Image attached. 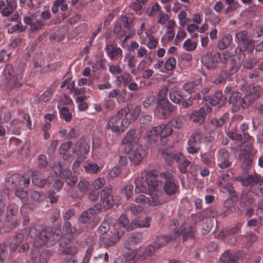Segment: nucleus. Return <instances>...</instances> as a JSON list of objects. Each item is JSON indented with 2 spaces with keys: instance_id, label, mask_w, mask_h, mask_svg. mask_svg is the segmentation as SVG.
<instances>
[{
  "instance_id": "obj_50",
  "label": "nucleus",
  "mask_w": 263,
  "mask_h": 263,
  "mask_svg": "<svg viewBox=\"0 0 263 263\" xmlns=\"http://www.w3.org/2000/svg\"><path fill=\"white\" fill-rule=\"evenodd\" d=\"M178 18L179 24L182 27H184L186 24L190 21L189 18H187V13L184 10H181L179 12Z\"/></svg>"
},
{
  "instance_id": "obj_52",
  "label": "nucleus",
  "mask_w": 263,
  "mask_h": 263,
  "mask_svg": "<svg viewBox=\"0 0 263 263\" xmlns=\"http://www.w3.org/2000/svg\"><path fill=\"white\" fill-rule=\"evenodd\" d=\"M257 62L258 61L256 58L253 57H249L244 62L243 67L246 69H252L254 67Z\"/></svg>"
},
{
  "instance_id": "obj_33",
  "label": "nucleus",
  "mask_w": 263,
  "mask_h": 263,
  "mask_svg": "<svg viewBox=\"0 0 263 263\" xmlns=\"http://www.w3.org/2000/svg\"><path fill=\"white\" fill-rule=\"evenodd\" d=\"M232 41V36L230 34H227L219 40L217 47L220 50H224L229 46Z\"/></svg>"
},
{
  "instance_id": "obj_40",
  "label": "nucleus",
  "mask_w": 263,
  "mask_h": 263,
  "mask_svg": "<svg viewBox=\"0 0 263 263\" xmlns=\"http://www.w3.org/2000/svg\"><path fill=\"white\" fill-rule=\"evenodd\" d=\"M24 238V235L22 233H18L16 235L15 238L12 240L10 244V249L15 251L18 246L21 245Z\"/></svg>"
},
{
  "instance_id": "obj_29",
  "label": "nucleus",
  "mask_w": 263,
  "mask_h": 263,
  "mask_svg": "<svg viewBox=\"0 0 263 263\" xmlns=\"http://www.w3.org/2000/svg\"><path fill=\"white\" fill-rule=\"evenodd\" d=\"M80 220L83 223H88L91 227L95 226L99 222L98 217H92L86 211L81 214Z\"/></svg>"
},
{
  "instance_id": "obj_43",
  "label": "nucleus",
  "mask_w": 263,
  "mask_h": 263,
  "mask_svg": "<svg viewBox=\"0 0 263 263\" xmlns=\"http://www.w3.org/2000/svg\"><path fill=\"white\" fill-rule=\"evenodd\" d=\"M204 137V134L202 133L201 130L200 129H197L191 136L189 139L194 141L196 143H199L203 142Z\"/></svg>"
},
{
  "instance_id": "obj_25",
  "label": "nucleus",
  "mask_w": 263,
  "mask_h": 263,
  "mask_svg": "<svg viewBox=\"0 0 263 263\" xmlns=\"http://www.w3.org/2000/svg\"><path fill=\"white\" fill-rule=\"evenodd\" d=\"M209 100L212 105H217L218 107H221L226 103V98L222 95L221 91H217L211 98H209Z\"/></svg>"
},
{
  "instance_id": "obj_2",
  "label": "nucleus",
  "mask_w": 263,
  "mask_h": 263,
  "mask_svg": "<svg viewBox=\"0 0 263 263\" xmlns=\"http://www.w3.org/2000/svg\"><path fill=\"white\" fill-rule=\"evenodd\" d=\"M157 177L158 174L156 170L142 172L141 176L135 180V192H156L158 194H162V182L157 180Z\"/></svg>"
},
{
  "instance_id": "obj_23",
  "label": "nucleus",
  "mask_w": 263,
  "mask_h": 263,
  "mask_svg": "<svg viewBox=\"0 0 263 263\" xmlns=\"http://www.w3.org/2000/svg\"><path fill=\"white\" fill-rule=\"evenodd\" d=\"M107 55L111 60H114L117 57L122 54V50L112 44L106 45L104 49Z\"/></svg>"
},
{
  "instance_id": "obj_47",
  "label": "nucleus",
  "mask_w": 263,
  "mask_h": 263,
  "mask_svg": "<svg viewBox=\"0 0 263 263\" xmlns=\"http://www.w3.org/2000/svg\"><path fill=\"white\" fill-rule=\"evenodd\" d=\"M89 186V182L84 180H80L77 184V187L80 192L83 194H85L88 191Z\"/></svg>"
},
{
  "instance_id": "obj_22",
  "label": "nucleus",
  "mask_w": 263,
  "mask_h": 263,
  "mask_svg": "<svg viewBox=\"0 0 263 263\" xmlns=\"http://www.w3.org/2000/svg\"><path fill=\"white\" fill-rule=\"evenodd\" d=\"M142 235L141 233H136L129 236L124 242L125 249H131L142 241Z\"/></svg>"
},
{
  "instance_id": "obj_18",
  "label": "nucleus",
  "mask_w": 263,
  "mask_h": 263,
  "mask_svg": "<svg viewBox=\"0 0 263 263\" xmlns=\"http://www.w3.org/2000/svg\"><path fill=\"white\" fill-rule=\"evenodd\" d=\"M242 51L241 47L237 46L235 49V52L237 54H239L238 57V61L235 60L234 58H232L230 60V65L229 67V73L233 74L236 72L239 69L241 65V60H243L245 58V54L241 53Z\"/></svg>"
},
{
  "instance_id": "obj_7",
  "label": "nucleus",
  "mask_w": 263,
  "mask_h": 263,
  "mask_svg": "<svg viewBox=\"0 0 263 263\" xmlns=\"http://www.w3.org/2000/svg\"><path fill=\"white\" fill-rule=\"evenodd\" d=\"M261 89L258 85H250L246 90V96L241 100L242 107L245 108L256 100L260 95Z\"/></svg>"
},
{
  "instance_id": "obj_58",
  "label": "nucleus",
  "mask_w": 263,
  "mask_h": 263,
  "mask_svg": "<svg viewBox=\"0 0 263 263\" xmlns=\"http://www.w3.org/2000/svg\"><path fill=\"white\" fill-rule=\"evenodd\" d=\"M176 65V60L174 58H168L165 62L164 67L168 70L174 69Z\"/></svg>"
},
{
  "instance_id": "obj_5",
  "label": "nucleus",
  "mask_w": 263,
  "mask_h": 263,
  "mask_svg": "<svg viewBox=\"0 0 263 263\" xmlns=\"http://www.w3.org/2000/svg\"><path fill=\"white\" fill-rule=\"evenodd\" d=\"M70 163L65 162H60L54 167V171L57 176L62 178H66L65 182L70 186H73L78 180L76 176H69L71 175V172L69 170Z\"/></svg>"
},
{
  "instance_id": "obj_28",
  "label": "nucleus",
  "mask_w": 263,
  "mask_h": 263,
  "mask_svg": "<svg viewBox=\"0 0 263 263\" xmlns=\"http://www.w3.org/2000/svg\"><path fill=\"white\" fill-rule=\"evenodd\" d=\"M138 258L144 259L151 255L155 251L153 245H149L147 247H141L136 250Z\"/></svg>"
},
{
  "instance_id": "obj_8",
  "label": "nucleus",
  "mask_w": 263,
  "mask_h": 263,
  "mask_svg": "<svg viewBox=\"0 0 263 263\" xmlns=\"http://www.w3.org/2000/svg\"><path fill=\"white\" fill-rule=\"evenodd\" d=\"M125 231L121 228L110 231L109 234L101 238L102 245L105 248H109L115 246L124 235Z\"/></svg>"
},
{
  "instance_id": "obj_64",
  "label": "nucleus",
  "mask_w": 263,
  "mask_h": 263,
  "mask_svg": "<svg viewBox=\"0 0 263 263\" xmlns=\"http://www.w3.org/2000/svg\"><path fill=\"white\" fill-rule=\"evenodd\" d=\"M122 193L125 195L127 199H129L133 194V186L129 184L125 185L123 189Z\"/></svg>"
},
{
  "instance_id": "obj_31",
  "label": "nucleus",
  "mask_w": 263,
  "mask_h": 263,
  "mask_svg": "<svg viewBox=\"0 0 263 263\" xmlns=\"http://www.w3.org/2000/svg\"><path fill=\"white\" fill-rule=\"evenodd\" d=\"M195 229L186 224H183L177 231V235L180 234L185 237H192L194 235Z\"/></svg>"
},
{
  "instance_id": "obj_55",
  "label": "nucleus",
  "mask_w": 263,
  "mask_h": 263,
  "mask_svg": "<svg viewBox=\"0 0 263 263\" xmlns=\"http://www.w3.org/2000/svg\"><path fill=\"white\" fill-rule=\"evenodd\" d=\"M106 180L103 178H98L95 179L92 183V186L94 190L98 191L105 184Z\"/></svg>"
},
{
  "instance_id": "obj_53",
  "label": "nucleus",
  "mask_w": 263,
  "mask_h": 263,
  "mask_svg": "<svg viewBox=\"0 0 263 263\" xmlns=\"http://www.w3.org/2000/svg\"><path fill=\"white\" fill-rule=\"evenodd\" d=\"M60 117L66 122H69L72 118V114L70 112L68 108L63 107L60 110Z\"/></svg>"
},
{
  "instance_id": "obj_60",
  "label": "nucleus",
  "mask_w": 263,
  "mask_h": 263,
  "mask_svg": "<svg viewBox=\"0 0 263 263\" xmlns=\"http://www.w3.org/2000/svg\"><path fill=\"white\" fill-rule=\"evenodd\" d=\"M51 256V253L48 250H45L42 252L40 256V263H47Z\"/></svg>"
},
{
  "instance_id": "obj_32",
  "label": "nucleus",
  "mask_w": 263,
  "mask_h": 263,
  "mask_svg": "<svg viewBox=\"0 0 263 263\" xmlns=\"http://www.w3.org/2000/svg\"><path fill=\"white\" fill-rule=\"evenodd\" d=\"M124 62V67H127L130 71L135 68L137 60L135 56L130 52L126 53L123 59Z\"/></svg>"
},
{
  "instance_id": "obj_41",
  "label": "nucleus",
  "mask_w": 263,
  "mask_h": 263,
  "mask_svg": "<svg viewBox=\"0 0 263 263\" xmlns=\"http://www.w3.org/2000/svg\"><path fill=\"white\" fill-rule=\"evenodd\" d=\"M236 258L233 253L226 251L221 255L220 260L222 263H234Z\"/></svg>"
},
{
  "instance_id": "obj_17",
  "label": "nucleus",
  "mask_w": 263,
  "mask_h": 263,
  "mask_svg": "<svg viewBox=\"0 0 263 263\" xmlns=\"http://www.w3.org/2000/svg\"><path fill=\"white\" fill-rule=\"evenodd\" d=\"M212 111V109L208 106H205L201 107L199 110L193 111L190 115L189 118L193 120L194 122H203L206 115Z\"/></svg>"
},
{
  "instance_id": "obj_20",
  "label": "nucleus",
  "mask_w": 263,
  "mask_h": 263,
  "mask_svg": "<svg viewBox=\"0 0 263 263\" xmlns=\"http://www.w3.org/2000/svg\"><path fill=\"white\" fill-rule=\"evenodd\" d=\"M157 23L161 25L166 24V27L167 29H173L176 25V22L173 19H170V16L161 11L157 16Z\"/></svg>"
},
{
  "instance_id": "obj_48",
  "label": "nucleus",
  "mask_w": 263,
  "mask_h": 263,
  "mask_svg": "<svg viewBox=\"0 0 263 263\" xmlns=\"http://www.w3.org/2000/svg\"><path fill=\"white\" fill-rule=\"evenodd\" d=\"M197 45V43L192 42L191 39H189L183 43V48L187 51H192L196 48Z\"/></svg>"
},
{
  "instance_id": "obj_57",
  "label": "nucleus",
  "mask_w": 263,
  "mask_h": 263,
  "mask_svg": "<svg viewBox=\"0 0 263 263\" xmlns=\"http://www.w3.org/2000/svg\"><path fill=\"white\" fill-rule=\"evenodd\" d=\"M119 224L121 226L120 228H121L123 231H125V229L127 231V227L130 225L129 224V221L125 215H122L119 218Z\"/></svg>"
},
{
  "instance_id": "obj_45",
  "label": "nucleus",
  "mask_w": 263,
  "mask_h": 263,
  "mask_svg": "<svg viewBox=\"0 0 263 263\" xmlns=\"http://www.w3.org/2000/svg\"><path fill=\"white\" fill-rule=\"evenodd\" d=\"M235 211L234 203L231 199H227L224 202L223 214L228 215Z\"/></svg>"
},
{
  "instance_id": "obj_26",
  "label": "nucleus",
  "mask_w": 263,
  "mask_h": 263,
  "mask_svg": "<svg viewBox=\"0 0 263 263\" xmlns=\"http://www.w3.org/2000/svg\"><path fill=\"white\" fill-rule=\"evenodd\" d=\"M151 218L146 217L143 220H135L130 223L127 227V231H132L137 228H147L150 226Z\"/></svg>"
},
{
  "instance_id": "obj_38",
  "label": "nucleus",
  "mask_w": 263,
  "mask_h": 263,
  "mask_svg": "<svg viewBox=\"0 0 263 263\" xmlns=\"http://www.w3.org/2000/svg\"><path fill=\"white\" fill-rule=\"evenodd\" d=\"M127 251L123 254V259L128 263H133L135 258L138 257L137 251L131 249H126Z\"/></svg>"
},
{
  "instance_id": "obj_21",
  "label": "nucleus",
  "mask_w": 263,
  "mask_h": 263,
  "mask_svg": "<svg viewBox=\"0 0 263 263\" xmlns=\"http://www.w3.org/2000/svg\"><path fill=\"white\" fill-rule=\"evenodd\" d=\"M254 200L252 198L245 199L243 197L241 198L240 201V209L242 212V210L245 211V215L250 217L254 214V210L252 208L248 207L253 203Z\"/></svg>"
},
{
  "instance_id": "obj_13",
  "label": "nucleus",
  "mask_w": 263,
  "mask_h": 263,
  "mask_svg": "<svg viewBox=\"0 0 263 263\" xmlns=\"http://www.w3.org/2000/svg\"><path fill=\"white\" fill-rule=\"evenodd\" d=\"M217 165L221 169L230 166L232 162L230 161V153L225 148L220 149L216 155Z\"/></svg>"
},
{
  "instance_id": "obj_14",
  "label": "nucleus",
  "mask_w": 263,
  "mask_h": 263,
  "mask_svg": "<svg viewBox=\"0 0 263 263\" xmlns=\"http://www.w3.org/2000/svg\"><path fill=\"white\" fill-rule=\"evenodd\" d=\"M146 155V151L141 145H137L129 154V158L134 165L140 163Z\"/></svg>"
},
{
  "instance_id": "obj_63",
  "label": "nucleus",
  "mask_w": 263,
  "mask_h": 263,
  "mask_svg": "<svg viewBox=\"0 0 263 263\" xmlns=\"http://www.w3.org/2000/svg\"><path fill=\"white\" fill-rule=\"evenodd\" d=\"M147 46L151 49H155L158 44V41L153 35H148Z\"/></svg>"
},
{
  "instance_id": "obj_1",
  "label": "nucleus",
  "mask_w": 263,
  "mask_h": 263,
  "mask_svg": "<svg viewBox=\"0 0 263 263\" xmlns=\"http://www.w3.org/2000/svg\"><path fill=\"white\" fill-rule=\"evenodd\" d=\"M23 233L34 238L33 245L36 247L43 246L50 247L55 243L61 237V231L59 228H47L39 232L36 227H27Z\"/></svg>"
},
{
  "instance_id": "obj_16",
  "label": "nucleus",
  "mask_w": 263,
  "mask_h": 263,
  "mask_svg": "<svg viewBox=\"0 0 263 263\" xmlns=\"http://www.w3.org/2000/svg\"><path fill=\"white\" fill-rule=\"evenodd\" d=\"M239 159L243 167H247L250 165L252 162L253 152L250 145H247L246 147L241 150L240 149Z\"/></svg>"
},
{
  "instance_id": "obj_42",
  "label": "nucleus",
  "mask_w": 263,
  "mask_h": 263,
  "mask_svg": "<svg viewBox=\"0 0 263 263\" xmlns=\"http://www.w3.org/2000/svg\"><path fill=\"white\" fill-rule=\"evenodd\" d=\"M201 62L209 69L214 68L213 62V55L210 52L206 53L201 59Z\"/></svg>"
},
{
  "instance_id": "obj_44",
  "label": "nucleus",
  "mask_w": 263,
  "mask_h": 263,
  "mask_svg": "<svg viewBox=\"0 0 263 263\" xmlns=\"http://www.w3.org/2000/svg\"><path fill=\"white\" fill-rule=\"evenodd\" d=\"M6 6L1 11V14L3 16H9L14 10L11 1L6 0Z\"/></svg>"
},
{
  "instance_id": "obj_19",
  "label": "nucleus",
  "mask_w": 263,
  "mask_h": 263,
  "mask_svg": "<svg viewBox=\"0 0 263 263\" xmlns=\"http://www.w3.org/2000/svg\"><path fill=\"white\" fill-rule=\"evenodd\" d=\"M141 136V134L140 132L136 133L135 129H130L122 140V143L128 145L129 149L132 148L133 144L136 143L139 141Z\"/></svg>"
},
{
  "instance_id": "obj_27",
  "label": "nucleus",
  "mask_w": 263,
  "mask_h": 263,
  "mask_svg": "<svg viewBox=\"0 0 263 263\" xmlns=\"http://www.w3.org/2000/svg\"><path fill=\"white\" fill-rule=\"evenodd\" d=\"M71 143L69 142L62 143L59 148V153L63 156V158L66 160L68 163H70L71 161V155L70 153Z\"/></svg>"
},
{
  "instance_id": "obj_12",
  "label": "nucleus",
  "mask_w": 263,
  "mask_h": 263,
  "mask_svg": "<svg viewBox=\"0 0 263 263\" xmlns=\"http://www.w3.org/2000/svg\"><path fill=\"white\" fill-rule=\"evenodd\" d=\"M111 192V185L105 186L100 192V200L105 208L109 209L115 203Z\"/></svg>"
},
{
  "instance_id": "obj_34",
  "label": "nucleus",
  "mask_w": 263,
  "mask_h": 263,
  "mask_svg": "<svg viewBox=\"0 0 263 263\" xmlns=\"http://www.w3.org/2000/svg\"><path fill=\"white\" fill-rule=\"evenodd\" d=\"M223 123L224 121L222 119H213L205 127L204 130L209 133L213 132L216 127L221 126Z\"/></svg>"
},
{
  "instance_id": "obj_36",
  "label": "nucleus",
  "mask_w": 263,
  "mask_h": 263,
  "mask_svg": "<svg viewBox=\"0 0 263 263\" xmlns=\"http://www.w3.org/2000/svg\"><path fill=\"white\" fill-rule=\"evenodd\" d=\"M185 121V119L183 116H178L173 118L168 124L171 127L179 129L183 128Z\"/></svg>"
},
{
  "instance_id": "obj_9",
  "label": "nucleus",
  "mask_w": 263,
  "mask_h": 263,
  "mask_svg": "<svg viewBox=\"0 0 263 263\" xmlns=\"http://www.w3.org/2000/svg\"><path fill=\"white\" fill-rule=\"evenodd\" d=\"M235 38L238 44L242 45L245 50L249 52H252L254 50V41L248 36L247 30H243L237 32Z\"/></svg>"
},
{
  "instance_id": "obj_51",
  "label": "nucleus",
  "mask_w": 263,
  "mask_h": 263,
  "mask_svg": "<svg viewBox=\"0 0 263 263\" xmlns=\"http://www.w3.org/2000/svg\"><path fill=\"white\" fill-rule=\"evenodd\" d=\"M85 171L89 174H96L99 170V165L95 163H90L84 166Z\"/></svg>"
},
{
  "instance_id": "obj_3",
  "label": "nucleus",
  "mask_w": 263,
  "mask_h": 263,
  "mask_svg": "<svg viewBox=\"0 0 263 263\" xmlns=\"http://www.w3.org/2000/svg\"><path fill=\"white\" fill-rule=\"evenodd\" d=\"M243 186H249L250 191L258 197L263 195V180L257 174H244L238 177Z\"/></svg>"
},
{
  "instance_id": "obj_61",
  "label": "nucleus",
  "mask_w": 263,
  "mask_h": 263,
  "mask_svg": "<svg viewBox=\"0 0 263 263\" xmlns=\"http://www.w3.org/2000/svg\"><path fill=\"white\" fill-rule=\"evenodd\" d=\"M241 97V93L239 92H233L229 98V102L235 104L240 101Z\"/></svg>"
},
{
  "instance_id": "obj_35",
  "label": "nucleus",
  "mask_w": 263,
  "mask_h": 263,
  "mask_svg": "<svg viewBox=\"0 0 263 263\" xmlns=\"http://www.w3.org/2000/svg\"><path fill=\"white\" fill-rule=\"evenodd\" d=\"M23 176L13 174L11 175L7 180V185L11 188H14L20 185L23 180Z\"/></svg>"
},
{
  "instance_id": "obj_30",
  "label": "nucleus",
  "mask_w": 263,
  "mask_h": 263,
  "mask_svg": "<svg viewBox=\"0 0 263 263\" xmlns=\"http://www.w3.org/2000/svg\"><path fill=\"white\" fill-rule=\"evenodd\" d=\"M169 97L171 101L176 104H179L183 99L181 92L177 87H174L170 89Z\"/></svg>"
},
{
  "instance_id": "obj_59",
  "label": "nucleus",
  "mask_w": 263,
  "mask_h": 263,
  "mask_svg": "<svg viewBox=\"0 0 263 263\" xmlns=\"http://www.w3.org/2000/svg\"><path fill=\"white\" fill-rule=\"evenodd\" d=\"M146 67V62L144 59L141 60L138 64L137 67H135L134 69L130 71L132 74L136 75L138 73L139 71H142Z\"/></svg>"
},
{
  "instance_id": "obj_37",
  "label": "nucleus",
  "mask_w": 263,
  "mask_h": 263,
  "mask_svg": "<svg viewBox=\"0 0 263 263\" xmlns=\"http://www.w3.org/2000/svg\"><path fill=\"white\" fill-rule=\"evenodd\" d=\"M171 239L172 238L171 237H168L163 235L158 236L156 238L154 246H153L155 248V250L156 251L161 247L166 246Z\"/></svg>"
},
{
  "instance_id": "obj_24",
  "label": "nucleus",
  "mask_w": 263,
  "mask_h": 263,
  "mask_svg": "<svg viewBox=\"0 0 263 263\" xmlns=\"http://www.w3.org/2000/svg\"><path fill=\"white\" fill-rule=\"evenodd\" d=\"M23 78V74L21 72L16 73L12 77L8 79L7 88L12 89L14 88H18L21 86V80Z\"/></svg>"
},
{
  "instance_id": "obj_56",
  "label": "nucleus",
  "mask_w": 263,
  "mask_h": 263,
  "mask_svg": "<svg viewBox=\"0 0 263 263\" xmlns=\"http://www.w3.org/2000/svg\"><path fill=\"white\" fill-rule=\"evenodd\" d=\"M27 28V26H23L22 23H18L12 27L9 28L8 29V32L10 33H13L14 32H21L26 30Z\"/></svg>"
},
{
  "instance_id": "obj_39",
  "label": "nucleus",
  "mask_w": 263,
  "mask_h": 263,
  "mask_svg": "<svg viewBox=\"0 0 263 263\" xmlns=\"http://www.w3.org/2000/svg\"><path fill=\"white\" fill-rule=\"evenodd\" d=\"M32 183L39 187H42L44 186L48 182L45 180L41 173L34 174L32 179Z\"/></svg>"
},
{
  "instance_id": "obj_49",
  "label": "nucleus",
  "mask_w": 263,
  "mask_h": 263,
  "mask_svg": "<svg viewBox=\"0 0 263 263\" xmlns=\"http://www.w3.org/2000/svg\"><path fill=\"white\" fill-rule=\"evenodd\" d=\"M117 79L121 81L124 86L127 85L133 79V77L128 72H123L117 77Z\"/></svg>"
},
{
  "instance_id": "obj_10",
  "label": "nucleus",
  "mask_w": 263,
  "mask_h": 263,
  "mask_svg": "<svg viewBox=\"0 0 263 263\" xmlns=\"http://www.w3.org/2000/svg\"><path fill=\"white\" fill-rule=\"evenodd\" d=\"M160 176L165 179L164 184L162 183V191L164 190L167 195L174 194L178 190V186L174 181L172 174L168 172H164L161 173Z\"/></svg>"
},
{
  "instance_id": "obj_11",
  "label": "nucleus",
  "mask_w": 263,
  "mask_h": 263,
  "mask_svg": "<svg viewBox=\"0 0 263 263\" xmlns=\"http://www.w3.org/2000/svg\"><path fill=\"white\" fill-rule=\"evenodd\" d=\"M148 194L150 198L140 194L135 198V201L139 204H148L151 206H157L160 204L159 198L162 194H158L156 192L148 193Z\"/></svg>"
},
{
  "instance_id": "obj_46",
  "label": "nucleus",
  "mask_w": 263,
  "mask_h": 263,
  "mask_svg": "<svg viewBox=\"0 0 263 263\" xmlns=\"http://www.w3.org/2000/svg\"><path fill=\"white\" fill-rule=\"evenodd\" d=\"M197 144L198 143L189 139L186 149L189 154H194L199 152L200 148L197 146Z\"/></svg>"
},
{
  "instance_id": "obj_62",
  "label": "nucleus",
  "mask_w": 263,
  "mask_h": 263,
  "mask_svg": "<svg viewBox=\"0 0 263 263\" xmlns=\"http://www.w3.org/2000/svg\"><path fill=\"white\" fill-rule=\"evenodd\" d=\"M63 229L67 234H73L77 232V230L72 227L70 222L69 221H65L63 225Z\"/></svg>"
},
{
  "instance_id": "obj_54",
  "label": "nucleus",
  "mask_w": 263,
  "mask_h": 263,
  "mask_svg": "<svg viewBox=\"0 0 263 263\" xmlns=\"http://www.w3.org/2000/svg\"><path fill=\"white\" fill-rule=\"evenodd\" d=\"M202 161L207 165L212 166L214 164V158L211 154H205L201 156Z\"/></svg>"
},
{
  "instance_id": "obj_4",
  "label": "nucleus",
  "mask_w": 263,
  "mask_h": 263,
  "mask_svg": "<svg viewBox=\"0 0 263 263\" xmlns=\"http://www.w3.org/2000/svg\"><path fill=\"white\" fill-rule=\"evenodd\" d=\"M173 129L168 123L155 126L147 134L146 136L147 142L151 143H154L158 135H159L161 138V141H162V139H165L166 137L170 136L173 133Z\"/></svg>"
},
{
  "instance_id": "obj_15",
  "label": "nucleus",
  "mask_w": 263,
  "mask_h": 263,
  "mask_svg": "<svg viewBox=\"0 0 263 263\" xmlns=\"http://www.w3.org/2000/svg\"><path fill=\"white\" fill-rule=\"evenodd\" d=\"M173 109V106L168 101L159 102L155 111V114L160 118H167Z\"/></svg>"
},
{
  "instance_id": "obj_6",
  "label": "nucleus",
  "mask_w": 263,
  "mask_h": 263,
  "mask_svg": "<svg viewBox=\"0 0 263 263\" xmlns=\"http://www.w3.org/2000/svg\"><path fill=\"white\" fill-rule=\"evenodd\" d=\"M130 112L128 107H125L118 111L109 120L106 127L110 129L114 133H119L121 130V118L126 117Z\"/></svg>"
}]
</instances>
